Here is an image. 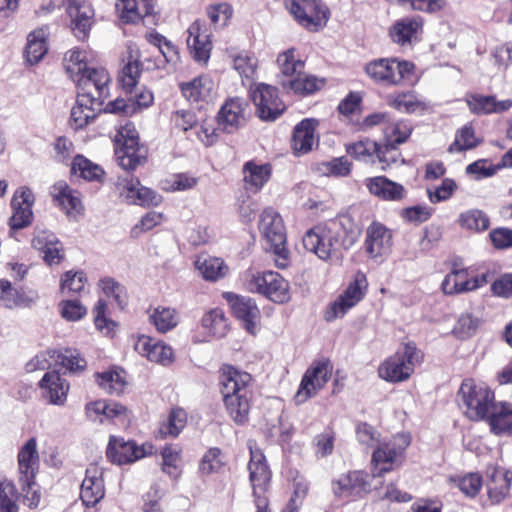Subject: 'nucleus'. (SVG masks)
Listing matches in <instances>:
<instances>
[{"label":"nucleus","instance_id":"nucleus-1","mask_svg":"<svg viewBox=\"0 0 512 512\" xmlns=\"http://www.w3.org/2000/svg\"><path fill=\"white\" fill-rule=\"evenodd\" d=\"M218 373L219 392L228 416L236 425H246L254 401L253 376L228 363L222 364Z\"/></svg>","mask_w":512,"mask_h":512},{"label":"nucleus","instance_id":"nucleus-2","mask_svg":"<svg viewBox=\"0 0 512 512\" xmlns=\"http://www.w3.org/2000/svg\"><path fill=\"white\" fill-rule=\"evenodd\" d=\"M348 216H341L310 228L303 236L304 248L323 261H331L341 256V250H348L358 238Z\"/></svg>","mask_w":512,"mask_h":512},{"label":"nucleus","instance_id":"nucleus-3","mask_svg":"<svg viewBox=\"0 0 512 512\" xmlns=\"http://www.w3.org/2000/svg\"><path fill=\"white\" fill-rule=\"evenodd\" d=\"M370 469L371 473L364 470H349L342 473L331 483L334 496L345 502H355L365 498L373 489L377 488L372 482L384 474V451L382 449L378 448L373 451Z\"/></svg>","mask_w":512,"mask_h":512},{"label":"nucleus","instance_id":"nucleus-4","mask_svg":"<svg viewBox=\"0 0 512 512\" xmlns=\"http://www.w3.org/2000/svg\"><path fill=\"white\" fill-rule=\"evenodd\" d=\"M114 153L118 164L127 171L144 165L148 158V148L140 143L139 133L131 121L120 125L113 139Z\"/></svg>","mask_w":512,"mask_h":512},{"label":"nucleus","instance_id":"nucleus-5","mask_svg":"<svg viewBox=\"0 0 512 512\" xmlns=\"http://www.w3.org/2000/svg\"><path fill=\"white\" fill-rule=\"evenodd\" d=\"M243 284L247 291L260 294L275 303H286L291 298L289 282L275 271L247 270Z\"/></svg>","mask_w":512,"mask_h":512},{"label":"nucleus","instance_id":"nucleus-6","mask_svg":"<svg viewBox=\"0 0 512 512\" xmlns=\"http://www.w3.org/2000/svg\"><path fill=\"white\" fill-rule=\"evenodd\" d=\"M259 229L275 256V265L280 269L286 268L289 265V250L286 246V231L280 214L271 207L265 208L260 216Z\"/></svg>","mask_w":512,"mask_h":512},{"label":"nucleus","instance_id":"nucleus-7","mask_svg":"<svg viewBox=\"0 0 512 512\" xmlns=\"http://www.w3.org/2000/svg\"><path fill=\"white\" fill-rule=\"evenodd\" d=\"M458 396L465 408V415L474 421L485 419L494 405V393L484 383H476L473 379H465L459 389Z\"/></svg>","mask_w":512,"mask_h":512},{"label":"nucleus","instance_id":"nucleus-8","mask_svg":"<svg viewBox=\"0 0 512 512\" xmlns=\"http://www.w3.org/2000/svg\"><path fill=\"white\" fill-rule=\"evenodd\" d=\"M285 6L295 21L310 32L326 26L330 10L322 0H285Z\"/></svg>","mask_w":512,"mask_h":512},{"label":"nucleus","instance_id":"nucleus-9","mask_svg":"<svg viewBox=\"0 0 512 512\" xmlns=\"http://www.w3.org/2000/svg\"><path fill=\"white\" fill-rule=\"evenodd\" d=\"M367 288L368 281L366 275L361 271H357L343 292L328 305L324 312V319L327 322H331L339 317H343L364 298Z\"/></svg>","mask_w":512,"mask_h":512},{"label":"nucleus","instance_id":"nucleus-10","mask_svg":"<svg viewBox=\"0 0 512 512\" xmlns=\"http://www.w3.org/2000/svg\"><path fill=\"white\" fill-rule=\"evenodd\" d=\"M333 365L329 359L315 360L305 371L295 394L296 404H303L316 396L332 376Z\"/></svg>","mask_w":512,"mask_h":512},{"label":"nucleus","instance_id":"nucleus-11","mask_svg":"<svg viewBox=\"0 0 512 512\" xmlns=\"http://www.w3.org/2000/svg\"><path fill=\"white\" fill-rule=\"evenodd\" d=\"M111 77L103 67H90L75 82L80 100L103 104L109 96Z\"/></svg>","mask_w":512,"mask_h":512},{"label":"nucleus","instance_id":"nucleus-12","mask_svg":"<svg viewBox=\"0 0 512 512\" xmlns=\"http://www.w3.org/2000/svg\"><path fill=\"white\" fill-rule=\"evenodd\" d=\"M422 353L414 344L399 347L397 352L386 362V381L402 382L410 378L415 367L422 361Z\"/></svg>","mask_w":512,"mask_h":512},{"label":"nucleus","instance_id":"nucleus-13","mask_svg":"<svg viewBox=\"0 0 512 512\" xmlns=\"http://www.w3.org/2000/svg\"><path fill=\"white\" fill-rule=\"evenodd\" d=\"M250 97L256 107V114L263 121H275L286 110L284 102L279 97L278 89L274 86L264 83L256 84L251 89Z\"/></svg>","mask_w":512,"mask_h":512},{"label":"nucleus","instance_id":"nucleus-14","mask_svg":"<svg viewBox=\"0 0 512 512\" xmlns=\"http://www.w3.org/2000/svg\"><path fill=\"white\" fill-rule=\"evenodd\" d=\"M146 52V50L132 46L128 47L126 62L117 77L119 86L126 94L133 93L141 76V67L145 62L149 63L147 69L159 68V64L155 60L145 55Z\"/></svg>","mask_w":512,"mask_h":512},{"label":"nucleus","instance_id":"nucleus-15","mask_svg":"<svg viewBox=\"0 0 512 512\" xmlns=\"http://www.w3.org/2000/svg\"><path fill=\"white\" fill-rule=\"evenodd\" d=\"M250 459L248 462L249 481L252 486L254 504L257 507L259 498H268L267 492L272 479V471L263 451L252 446L249 447Z\"/></svg>","mask_w":512,"mask_h":512},{"label":"nucleus","instance_id":"nucleus-16","mask_svg":"<svg viewBox=\"0 0 512 512\" xmlns=\"http://www.w3.org/2000/svg\"><path fill=\"white\" fill-rule=\"evenodd\" d=\"M35 196L27 186L17 188L11 199L12 215L8 220L10 232H16L29 227L34 220L33 206Z\"/></svg>","mask_w":512,"mask_h":512},{"label":"nucleus","instance_id":"nucleus-17","mask_svg":"<svg viewBox=\"0 0 512 512\" xmlns=\"http://www.w3.org/2000/svg\"><path fill=\"white\" fill-rule=\"evenodd\" d=\"M187 47L194 61L208 63L213 49L212 33L202 20L197 19L189 26Z\"/></svg>","mask_w":512,"mask_h":512},{"label":"nucleus","instance_id":"nucleus-18","mask_svg":"<svg viewBox=\"0 0 512 512\" xmlns=\"http://www.w3.org/2000/svg\"><path fill=\"white\" fill-rule=\"evenodd\" d=\"M85 413L87 418L92 422L103 424L129 421L130 411L121 403L99 399L89 402L85 406Z\"/></svg>","mask_w":512,"mask_h":512},{"label":"nucleus","instance_id":"nucleus-19","mask_svg":"<svg viewBox=\"0 0 512 512\" xmlns=\"http://www.w3.org/2000/svg\"><path fill=\"white\" fill-rule=\"evenodd\" d=\"M249 103L240 97L228 98L221 106L217 120L223 131L232 133L245 125L249 115Z\"/></svg>","mask_w":512,"mask_h":512},{"label":"nucleus","instance_id":"nucleus-20","mask_svg":"<svg viewBox=\"0 0 512 512\" xmlns=\"http://www.w3.org/2000/svg\"><path fill=\"white\" fill-rule=\"evenodd\" d=\"M222 296L230 306L233 315L242 321L244 328L250 334H255L256 324L260 318V311L256 302L250 297L233 292H224Z\"/></svg>","mask_w":512,"mask_h":512},{"label":"nucleus","instance_id":"nucleus-21","mask_svg":"<svg viewBox=\"0 0 512 512\" xmlns=\"http://www.w3.org/2000/svg\"><path fill=\"white\" fill-rule=\"evenodd\" d=\"M144 446H139L133 440L123 437L110 436L106 448V456L110 462L117 465H126L145 457Z\"/></svg>","mask_w":512,"mask_h":512},{"label":"nucleus","instance_id":"nucleus-22","mask_svg":"<svg viewBox=\"0 0 512 512\" xmlns=\"http://www.w3.org/2000/svg\"><path fill=\"white\" fill-rule=\"evenodd\" d=\"M105 496L103 471L97 464H90L80 488V499L87 508L95 507Z\"/></svg>","mask_w":512,"mask_h":512},{"label":"nucleus","instance_id":"nucleus-23","mask_svg":"<svg viewBox=\"0 0 512 512\" xmlns=\"http://www.w3.org/2000/svg\"><path fill=\"white\" fill-rule=\"evenodd\" d=\"M18 483H33L40 467V457L37 449V440L32 437L19 449L17 455Z\"/></svg>","mask_w":512,"mask_h":512},{"label":"nucleus","instance_id":"nucleus-24","mask_svg":"<svg viewBox=\"0 0 512 512\" xmlns=\"http://www.w3.org/2000/svg\"><path fill=\"white\" fill-rule=\"evenodd\" d=\"M66 12L71 19V29L79 40L88 38L95 22V12L90 3L85 0L69 3Z\"/></svg>","mask_w":512,"mask_h":512},{"label":"nucleus","instance_id":"nucleus-25","mask_svg":"<svg viewBox=\"0 0 512 512\" xmlns=\"http://www.w3.org/2000/svg\"><path fill=\"white\" fill-rule=\"evenodd\" d=\"M42 397L51 405L63 406L67 401L70 383L56 370L47 371L38 382Z\"/></svg>","mask_w":512,"mask_h":512},{"label":"nucleus","instance_id":"nucleus-26","mask_svg":"<svg viewBox=\"0 0 512 512\" xmlns=\"http://www.w3.org/2000/svg\"><path fill=\"white\" fill-rule=\"evenodd\" d=\"M31 244L35 250L40 252L44 262L49 266L59 265L64 260L63 246L56 235L50 231L37 232Z\"/></svg>","mask_w":512,"mask_h":512},{"label":"nucleus","instance_id":"nucleus-27","mask_svg":"<svg viewBox=\"0 0 512 512\" xmlns=\"http://www.w3.org/2000/svg\"><path fill=\"white\" fill-rule=\"evenodd\" d=\"M38 298L34 291L16 288L7 279H0V305L7 309L30 308Z\"/></svg>","mask_w":512,"mask_h":512},{"label":"nucleus","instance_id":"nucleus-28","mask_svg":"<svg viewBox=\"0 0 512 512\" xmlns=\"http://www.w3.org/2000/svg\"><path fill=\"white\" fill-rule=\"evenodd\" d=\"M319 122L314 118L301 120L293 130L291 148L295 156H301L312 151L318 139L315 136Z\"/></svg>","mask_w":512,"mask_h":512},{"label":"nucleus","instance_id":"nucleus-29","mask_svg":"<svg viewBox=\"0 0 512 512\" xmlns=\"http://www.w3.org/2000/svg\"><path fill=\"white\" fill-rule=\"evenodd\" d=\"M488 497L493 504L501 503L509 494L512 472L497 465L486 469Z\"/></svg>","mask_w":512,"mask_h":512},{"label":"nucleus","instance_id":"nucleus-30","mask_svg":"<svg viewBox=\"0 0 512 512\" xmlns=\"http://www.w3.org/2000/svg\"><path fill=\"white\" fill-rule=\"evenodd\" d=\"M134 349L151 362L168 365L173 361L172 348L147 335L138 337Z\"/></svg>","mask_w":512,"mask_h":512},{"label":"nucleus","instance_id":"nucleus-31","mask_svg":"<svg viewBox=\"0 0 512 512\" xmlns=\"http://www.w3.org/2000/svg\"><path fill=\"white\" fill-rule=\"evenodd\" d=\"M179 89L190 103L208 102L214 90V82L206 74L199 75L187 82H181Z\"/></svg>","mask_w":512,"mask_h":512},{"label":"nucleus","instance_id":"nucleus-32","mask_svg":"<svg viewBox=\"0 0 512 512\" xmlns=\"http://www.w3.org/2000/svg\"><path fill=\"white\" fill-rule=\"evenodd\" d=\"M242 172L245 190L258 193L270 180L272 165L270 163L257 164L255 160H250L244 163Z\"/></svg>","mask_w":512,"mask_h":512},{"label":"nucleus","instance_id":"nucleus-33","mask_svg":"<svg viewBox=\"0 0 512 512\" xmlns=\"http://www.w3.org/2000/svg\"><path fill=\"white\" fill-rule=\"evenodd\" d=\"M116 8L125 24H138L154 13L153 0H121Z\"/></svg>","mask_w":512,"mask_h":512},{"label":"nucleus","instance_id":"nucleus-34","mask_svg":"<svg viewBox=\"0 0 512 512\" xmlns=\"http://www.w3.org/2000/svg\"><path fill=\"white\" fill-rule=\"evenodd\" d=\"M423 23L419 17H407L397 21L390 29L393 42L405 46L418 41L422 33Z\"/></svg>","mask_w":512,"mask_h":512},{"label":"nucleus","instance_id":"nucleus-35","mask_svg":"<svg viewBox=\"0 0 512 512\" xmlns=\"http://www.w3.org/2000/svg\"><path fill=\"white\" fill-rule=\"evenodd\" d=\"M188 422L187 411L179 406L170 409L167 417L159 423L157 437L160 439L177 438Z\"/></svg>","mask_w":512,"mask_h":512},{"label":"nucleus","instance_id":"nucleus-36","mask_svg":"<svg viewBox=\"0 0 512 512\" xmlns=\"http://www.w3.org/2000/svg\"><path fill=\"white\" fill-rule=\"evenodd\" d=\"M476 283V280H470L466 269H453L444 277L441 289L445 295H457L476 290Z\"/></svg>","mask_w":512,"mask_h":512},{"label":"nucleus","instance_id":"nucleus-37","mask_svg":"<svg viewBox=\"0 0 512 512\" xmlns=\"http://www.w3.org/2000/svg\"><path fill=\"white\" fill-rule=\"evenodd\" d=\"M470 111L474 114L501 113L512 107V100L497 101L494 96L480 94L469 95L466 98Z\"/></svg>","mask_w":512,"mask_h":512},{"label":"nucleus","instance_id":"nucleus-38","mask_svg":"<svg viewBox=\"0 0 512 512\" xmlns=\"http://www.w3.org/2000/svg\"><path fill=\"white\" fill-rule=\"evenodd\" d=\"M50 357L56 365L65 369L69 373H82L87 368V361L79 350L74 348H61L51 351Z\"/></svg>","mask_w":512,"mask_h":512},{"label":"nucleus","instance_id":"nucleus-39","mask_svg":"<svg viewBox=\"0 0 512 512\" xmlns=\"http://www.w3.org/2000/svg\"><path fill=\"white\" fill-rule=\"evenodd\" d=\"M326 85L324 78H318L314 75L300 73L298 76L282 81V87L301 96L314 94Z\"/></svg>","mask_w":512,"mask_h":512},{"label":"nucleus","instance_id":"nucleus-40","mask_svg":"<svg viewBox=\"0 0 512 512\" xmlns=\"http://www.w3.org/2000/svg\"><path fill=\"white\" fill-rule=\"evenodd\" d=\"M96 383L110 395H121L128 384L126 372L120 367H112L104 372L95 373Z\"/></svg>","mask_w":512,"mask_h":512},{"label":"nucleus","instance_id":"nucleus-41","mask_svg":"<svg viewBox=\"0 0 512 512\" xmlns=\"http://www.w3.org/2000/svg\"><path fill=\"white\" fill-rule=\"evenodd\" d=\"M70 173L72 176L85 181L99 183L103 182L105 176V171L100 165L92 162L82 154H77L72 159Z\"/></svg>","mask_w":512,"mask_h":512},{"label":"nucleus","instance_id":"nucleus-42","mask_svg":"<svg viewBox=\"0 0 512 512\" xmlns=\"http://www.w3.org/2000/svg\"><path fill=\"white\" fill-rule=\"evenodd\" d=\"M54 200L67 214H80L83 210L82 201L77 191L71 189L64 181L57 182L52 192Z\"/></svg>","mask_w":512,"mask_h":512},{"label":"nucleus","instance_id":"nucleus-43","mask_svg":"<svg viewBox=\"0 0 512 512\" xmlns=\"http://www.w3.org/2000/svg\"><path fill=\"white\" fill-rule=\"evenodd\" d=\"M411 437L408 433L396 434L386 443V472L398 468L405 458V450L410 445Z\"/></svg>","mask_w":512,"mask_h":512},{"label":"nucleus","instance_id":"nucleus-44","mask_svg":"<svg viewBox=\"0 0 512 512\" xmlns=\"http://www.w3.org/2000/svg\"><path fill=\"white\" fill-rule=\"evenodd\" d=\"M347 153L359 161L374 164L376 161L383 162L384 154L381 151V146L373 140L368 138L359 140L346 149Z\"/></svg>","mask_w":512,"mask_h":512},{"label":"nucleus","instance_id":"nucleus-45","mask_svg":"<svg viewBox=\"0 0 512 512\" xmlns=\"http://www.w3.org/2000/svg\"><path fill=\"white\" fill-rule=\"evenodd\" d=\"M415 66L407 60L386 59V83L400 85L411 82Z\"/></svg>","mask_w":512,"mask_h":512},{"label":"nucleus","instance_id":"nucleus-46","mask_svg":"<svg viewBox=\"0 0 512 512\" xmlns=\"http://www.w3.org/2000/svg\"><path fill=\"white\" fill-rule=\"evenodd\" d=\"M491 431L501 434L512 430V404L494 403L488 416Z\"/></svg>","mask_w":512,"mask_h":512},{"label":"nucleus","instance_id":"nucleus-47","mask_svg":"<svg viewBox=\"0 0 512 512\" xmlns=\"http://www.w3.org/2000/svg\"><path fill=\"white\" fill-rule=\"evenodd\" d=\"M161 469L169 477L178 479L182 474V448L175 444H167L161 450Z\"/></svg>","mask_w":512,"mask_h":512},{"label":"nucleus","instance_id":"nucleus-48","mask_svg":"<svg viewBox=\"0 0 512 512\" xmlns=\"http://www.w3.org/2000/svg\"><path fill=\"white\" fill-rule=\"evenodd\" d=\"M103 104H98L96 101L83 102L80 96H77V103L71 109L70 126L75 129H83L87 124L96 116V110L100 109Z\"/></svg>","mask_w":512,"mask_h":512},{"label":"nucleus","instance_id":"nucleus-49","mask_svg":"<svg viewBox=\"0 0 512 512\" xmlns=\"http://www.w3.org/2000/svg\"><path fill=\"white\" fill-rule=\"evenodd\" d=\"M203 279L209 282H216L223 279L229 273V266L225 261L218 257L208 256L203 260L198 259L195 262Z\"/></svg>","mask_w":512,"mask_h":512},{"label":"nucleus","instance_id":"nucleus-50","mask_svg":"<svg viewBox=\"0 0 512 512\" xmlns=\"http://www.w3.org/2000/svg\"><path fill=\"white\" fill-rule=\"evenodd\" d=\"M48 45L45 31L42 28L29 33L25 48V58L30 64L38 63L47 53Z\"/></svg>","mask_w":512,"mask_h":512},{"label":"nucleus","instance_id":"nucleus-51","mask_svg":"<svg viewBox=\"0 0 512 512\" xmlns=\"http://www.w3.org/2000/svg\"><path fill=\"white\" fill-rule=\"evenodd\" d=\"M276 63L281 74L288 79L298 76L305 68V62L297 55L294 47L279 53Z\"/></svg>","mask_w":512,"mask_h":512},{"label":"nucleus","instance_id":"nucleus-52","mask_svg":"<svg viewBox=\"0 0 512 512\" xmlns=\"http://www.w3.org/2000/svg\"><path fill=\"white\" fill-rule=\"evenodd\" d=\"M201 325L209 335L215 337H223L229 330L228 319L220 308L207 311L201 319Z\"/></svg>","mask_w":512,"mask_h":512},{"label":"nucleus","instance_id":"nucleus-53","mask_svg":"<svg viewBox=\"0 0 512 512\" xmlns=\"http://www.w3.org/2000/svg\"><path fill=\"white\" fill-rule=\"evenodd\" d=\"M64 68L75 83L90 68L87 62V52L79 48L69 50L64 57Z\"/></svg>","mask_w":512,"mask_h":512},{"label":"nucleus","instance_id":"nucleus-54","mask_svg":"<svg viewBox=\"0 0 512 512\" xmlns=\"http://www.w3.org/2000/svg\"><path fill=\"white\" fill-rule=\"evenodd\" d=\"M364 247L371 258L382 257L384 251V226L382 223L373 221L367 227Z\"/></svg>","mask_w":512,"mask_h":512},{"label":"nucleus","instance_id":"nucleus-55","mask_svg":"<svg viewBox=\"0 0 512 512\" xmlns=\"http://www.w3.org/2000/svg\"><path fill=\"white\" fill-rule=\"evenodd\" d=\"M225 466L224 452L218 447H211L202 456L198 471L202 476H209L221 472Z\"/></svg>","mask_w":512,"mask_h":512},{"label":"nucleus","instance_id":"nucleus-56","mask_svg":"<svg viewBox=\"0 0 512 512\" xmlns=\"http://www.w3.org/2000/svg\"><path fill=\"white\" fill-rule=\"evenodd\" d=\"M458 223L461 228L471 232H482L490 226L488 215L479 209H469L462 212L458 217Z\"/></svg>","mask_w":512,"mask_h":512},{"label":"nucleus","instance_id":"nucleus-57","mask_svg":"<svg viewBox=\"0 0 512 512\" xmlns=\"http://www.w3.org/2000/svg\"><path fill=\"white\" fill-rule=\"evenodd\" d=\"M388 104L402 113H414L427 108L425 102L420 100L414 92H404L396 96H390Z\"/></svg>","mask_w":512,"mask_h":512},{"label":"nucleus","instance_id":"nucleus-58","mask_svg":"<svg viewBox=\"0 0 512 512\" xmlns=\"http://www.w3.org/2000/svg\"><path fill=\"white\" fill-rule=\"evenodd\" d=\"M150 321L158 332L166 333L177 326L179 315L175 309L159 306L150 315Z\"/></svg>","mask_w":512,"mask_h":512},{"label":"nucleus","instance_id":"nucleus-59","mask_svg":"<svg viewBox=\"0 0 512 512\" xmlns=\"http://www.w3.org/2000/svg\"><path fill=\"white\" fill-rule=\"evenodd\" d=\"M146 39L150 44L157 48L166 63L176 64L179 61L180 56L177 46L165 36L157 32H153L148 33L146 35Z\"/></svg>","mask_w":512,"mask_h":512},{"label":"nucleus","instance_id":"nucleus-60","mask_svg":"<svg viewBox=\"0 0 512 512\" xmlns=\"http://www.w3.org/2000/svg\"><path fill=\"white\" fill-rule=\"evenodd\" d=\"M102 292L108 298H112L120 309H124L128 305V293L121 283L112 277H103L98 283Z\"/></svg>","mask_w":512,"mask_h":512},{"label":"nucleus","instance_id":"nucleus-61","mask_svg":"<svg viewBox=\"0 0 512 512\" xmlns=\"http://www.w3.org/2000/svg\"><path fill=\"white\" fill-rule=\"evenodd\" d=\"M18 490L12 480L0 478V512H18Z\"/></svg>","mask_w":512,"mask_h":512},{"label":"nucleus","instance_id":"nucleus-62","mask_svg":"<svg viewBox=\"0 0 512 512\" xmlns=\"http://www.w3.org/2000/svg\"><path fill=\"white\" fill-rule=\"evenodd\" d=\"M233 12L232 5L227 2L211 4L206 8V15L215 29L227 26Z\"/></svg>","mask_w":512,"mask_h":512},{"label":"nucleus","instance_id":"nucleus-63","mask_svg":"<svg viewBox=\"0 0 512 512\" xmlns=\"http://www.w3.org/2000/svg\"><path fill=\"white\" fill-rule=\"evenodd\" d=\"M288 480L292 485L293 493L287 503H292L300 509L303 500L309 492V483L305 476L300 474L298 470H290L288 472Z\"/></svg>","mask_w":512,"mask_h":512},{"label":"nucleus","instance_id":"nucleus-64","mask_svg":"<svg viewBox=\"0 0 512 512\" xmlns=\"http://www.w3.org/2000/svg\"><path fill=\"white\" fill-rule=\"evenodd\" d=\"M363 95L361 92L350 91L338 104L337 111L347 119L362 112Z\"/></svg>","mask_w":512,"mask_h":512}]
</instances>
